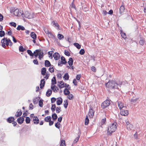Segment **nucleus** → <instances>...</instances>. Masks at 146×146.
Instances as JSON below:
<instances>
[{"label": "nucleus", "instance_id": "50", "mask_svg": "<svg viewBox=\"0 0 146 146\" xmlns=\"http://www.w3.org/2000/svg\"><path fill=\"white\" fill-rule=\"evenodd\" d=\"M61 107L60 106H59L57 107L56 110V112L57 113H59L60 111H61Z\"/></svg>", "mask_w": 146, "mask_h": 146}, {"label": "nucleus", "instance_id": "32", "mask_svg": "<svg viewBox=\"0 0 146 146\" xmlns=\"http://www.w3.org/2000/svg\"><path fill=\"white\" fill-rule=\"evenodd\" d=\"M64 79L65 80H68L69 78V76L68 73H65L63 77Z\"/></svg>", "mask_w": 146, "mask_h": 146}, {"label": "nucleus", "instance_id": "22", "mask_svg": "<svg viewBox=\"0 0 146 146\" xmlns=\"http://www.w3.org/2000/svg\"><path fill=\"white\" fill-rule=\"evenodd\" d=\"M61 60L62 64H65L67 62V61L66 60V59L63 56H62L61 57Z\"/></svg>", "mask_w": 146, "mask_h": 146}, {"label": "nucleus", "instance_id": "2", "mask_svg": "<svg viewBox=\"0 0 146 146\" xmlns=\"http://www.w3.org/2000/svg\"><path fill=\"white\" fill-rule=\"evenodd\" d=\"M117 123L114 122L109 126L108 129V134L111 135L112 133L115 131L117 129Z\"/></svg>", "mask_w": 146, "mask_h": 146}, {"label": "nucleus", "instance_id": "21", "mask_svg": "<svg viewBox=\"0 0 146 146\" xmlns=\"http://www.w3.org/2000/svg\"><path fill=\"white\" fill-rule=\"evenodd\" d=\"M73 60L72 58H70L69 59V61H68V63L70 66H72L73 65Z\"/></svg>", "mask_w": 146, "mask_h": 146}, {"label": "nucleus", "instance_id": "11", "mask_svg": "<svg viewBox=\"0 0 146 146\" xmlns=\"http://www.w3.org/2000/svg\"><path fill=\"white\" fill-rule=\"evenodd\" d=\"M23 17L28 19H30L31 17L30 14L27 11L25 12L24 14L23 13Z\"/></svg>", "mask_w": 146, "mask_h": 146}, {"label": "nucleus", "instance_id": "64", "mask_svg": "<svg viewBox=\"0 0 146 146\" xmlns=\"http://www.w3.org/2000/svg\"><path fill=\"white\" fill-rule=\"evenodd\" d=\"M63 64H62V62L60 60H59L58 62V66H62V65Z\"/></svg>", "mask_w": 146, "mask_h": 146}, {"label": "nucleus", "instance_id": "13", "mask_svg": "<svg viewBox=\"0 0 146 146\" xmlns=\"http://www.w3.org/2000/svg\"><path fill=\"white\" fill-rule=\"evenodd\" d=\"M23 117V115L22 117H19L17 119L18 122L20 124H22L24 120V119Z\"/></svg>", "mask_w": 146, "mask_h": 146}, {"label": "nucleus", "instance_id": "47", "mask_svg": "<svg viewBox=\"0 0 146 146\" xmlns=\"http://www.w3.org/2000/svg\"><path fill=\"white\" fill-rule=\"evenodd\" d=\"M145 40L144 39L140 40L139 42V44L141 45H143L145 43Z\"/></svg>", "mask_w": 146, "mask_h": 146}, {"label": "nucleus", "instance_id": "38", "mask_svg": "<svg viewBox=\"0 0 146 146\" xmlns=\"http://www.w3.org/2000/svg\"><path fill=\"white\" fill-rule=\"evenodd\" d=\"M89 120L88 119V115H86L85 120V125H87L89 123Z\"/></svg>", "mask_w": 146, "mask_h": 146}, {"label": "nucleus", "instance_id": "60", "mask_svg": "<svg viewBox=\"0 0 146 146\" xmlns=\"http://www.w3.org/2000/svg\"><path fill=\"white\" fill-rule=\"evenodd\" d=\"M52 51H49L48 52V54L50 56H49V57L50 58V57H51V58H52Z\"/></svg>", "mask_w": 146, "mask_h": 146}, {"label": "nucleus", "instance_id": "15", "mask_svg": "<svg viewBox=\"0 0 146 146\" xmlns=\"http://www.w3.org/2000/svg\"><path fill=\"white\" fill-rule=\"evenodd\" d=\"M38 58L40 60H41V58H42L43 56V53L40 50H39V51H38Z\"/></svg>", "mask_w": 146, "mask_h": 146}, {"label": "nucleus", "instance_id": "30", "mask_svg": "<svg viewBox=\"0 0 146 146\" xmlns=\"http://www.w3.org/2000/svg\"><path fill=\"white\" fill-rule=\"evenodd\" d=\"M46 70V69L45 68H42L41 69V74L42 75L44 76L45 75Z\"/></svg>", "mask_w": 146, "mask_h": 146}, {"label": "nucleus", "instance_id": "55", "mask_svg": "<svg viewBox=\"0 0 146 146\" xmlns=\"http://www.w3.org/2000/svg\"><path fill=\"white\" fill-rule=\"evenodd\" d=\"M85 53V51L84 49H82L79 51V53L81 55H83Z\"/></svg>", "mask_w": 146, "mask_h": 146}, {"label": "nucleus", "instance_id": "5", "mask_svg": "<svg viewBox=\"0 0 146 146\" xmlns=\"http://www.w3.org/2000/svg\"><path fill=\"white\" fill-rule=\"evenodd\" d=\"M122 5L120 6L119 8V14H120V15H119L118 16H120L121 15H122L124 12L125 10V6L124 5H123V2L122 3Z\"/></svg>", "mask_w": 146, "mask_h": 146}, {"label": "nucleus", "instance_id": "53", "mask_svg": "<svg viewBox=\"0 0 146 146\" xmlns=\"http://www.w3.org/2000/svg\"><path fill=\"white\" fill-rule=\"evenodd\" d=\"M139 99V98H136L135 99H132L131 100V102L133 103H135Z\"/></svg>", "mask_w": 146, "mask_h": 146}, {"label": "nucleus", "instance_id": "44", "mask_svg": "<svg viewBox=\"0 0 146 146\" xmlns=\"http://www.w3.org/2000/svg\"><path fill=\"white\" fill-rule=\"evenodd\" d=\"M68 98L69 99V100H72L73 99V96L72 94H68Z\"/></svg>", "mask_w": 146, "mask_h": 146}, {"label": "nucleus", "instance_id": "62", "mask_svg": "<svg viewBox=\"0 0 146 146\" xmlns=\"http://www.w3.org/2000/svg\"><path fill=\"white\" fill-rule=\"evenodd\" d=\"M77 82L76 79H74L73 80V83L74 84V85L75 86H77Z\"/></svg>", "mask_w": 146, "mask_h": 146}, {"label": "nucleus", "instance_id": "58", "mask_svg": "<svg viewBox=\"0 0 146 146\" xmlns=\"http://www.w3.org/2000/svg\"><path fill=\"white\" fill-rule=\"evenodd\" d=\"M64 54L65 55L67 56H69L70 55V54L69 52L67 50H64Z\"/></svg>", "mask_w": 146, "mask_h": 146}, {"label": "nucleus", "instance_id": "18", "mask_svg": "<svg viewBox=\"0 0 146 146\" xmlns=\"http://www.w3.org/2000/svg\"><path fill=\"white\" fill-rule=\"evenodd\" d=\"M22 114V112L21 110H18L15 114V116L18 117L21 116Z\"/></svg>", "mask_w": 146, "mask_h": 146}, {"label": "nucleus", "instance_id": "23", "mask_svg": "<svg viewBox=\"0 0 146 146\" xmlns=\"http://www.w3.org/2000/svg\"><path fill=\"white\" fill-rule=\"evenodd\" d=\"M30 36L33 39H36L37 37L36 34L34 32L31 33Z\"/></svg>", "mask_w": 146, "mask_h": 146}, {"label": "nucleus", "instance_id": "6", "mask_svg": "<svg viewBox=\"0 0 146 146\" xmlns=\"http://www.w3.org/2000/svg\"><path fill=\"white\" fill-rule=\"evenodd\" d=\"M119 109L121 110L122 109V108H125V107L124 106V104L121 101L118 100L117 101Z\"/></svg>", "mask_w": 146, "mask_h": 146}, {"label": "nucleus", "instance_id": "49", "mask_svg": "<svg viewBox=\"0 0 146 146\" xmlns=\"http://www.w3.org/2000/svg\"><path fill=\"white\" fill-rule=\"evenodd\" d=\"M126 127L127 129L131 130L133 128V125L131 124H129L126 126Z\"/></svg>", "mask_w": 146, "mask_h": 146}, {"label": "nucleus", "instance_id": "35", "mask_svg": "<svg viewBox=\"0 0 146 146\" xmlns=\"http://www.w3.org/2000/svg\"><path fill=\"white\" fill-rule=\"evenodd\" d=\"M44 120L46 122H49L51 120V117L50 116H47L45 118Z\"/></svg>", "mask_w": 146, "mask_h": 146}, {"label": "nucleus", "instance_id": "61", "mask_svg": "<svg viewBox=\"0 0 146 146\" xmlns=\"http://www.w3.org/2000/svg\"><path fill=\"white\" fill-rule=\"evenodd\" d=\"M81 76V75L80 74H78L76 76V79L78 80H80V78Z\"/></svg>", "mask_w": 146, "mask_h": 146}, {"label": "nucleus", "instance_id": "9", "mask_svg": "<svg viewBox=\"0 0 146 146\" xmlns=\"http://www.w3.org/2000/svg\"><path fill=\"white\" fill-rule=\"evenodd\" d=\"M94 112L92 109V108L91 107L90 109L89 112L88 113V115L90 117L92 118L94 115Z\"/></svg>", "mask_w": 146, "mask_h": 146}, {"label": "nucleus", "instance_id": "63", "mask_svg": "<svg viewBox=\"0 0 146 146\" xmlns=\"http://www.w3.org/2000/svg\"><path fill=\"white\" fill-rule=\"evenodd\" d=\"M56 99L55 98H51V102L54 103L56 101Z\"/></svg>", "mask_w": 146, "mask_h": 146}, {"label": "nucleus", "instance_id": "54", "mask_svg": "<svg viewBox=\"0 0 146 146\" xmlns=\"http://www.w3.org/2000/svg\"><path fill=\"white\" fill-rule=\"evenodd\" d=\"M49 70L51 73H52L53 72H54V68L53 66H52V67H50L49 68Z\"/></svg>", "mask_w": 146, "mask_h": 146}, {"label": "nucleus", "instance_id": "4", "mask_svg": "<svg viewBox=\"0 0 146 146\" xmlns=\"http://www.w3.org/2000/svg\"><path fill=\"white\" fill-rule=\"evenodd\" d=\"M13 14L16 16L18 17H20L21 16H22L23 17V12L22 11H21L20 10L17 9L14 10L13 11Z\"/></svg>", "mask_w": 146, "mask_h": 146}, {"label": "nucleus", "instance_id": "34", "mask_svg": "<svg viewBox=\"0 0 146 146\" xmlns=\"http://www.w3.org/2000/svg\"><path fill=\"white\" fill-rule=\"evenodd\" d=\"M64 107L65 108H66L68 105V100H66L64 101Z\"/></svg>", "mask_w": 146, "mask_h": 146}, {"label": "nucleus", "instance_id": "26", "mask_svg": "<svg viewBox=\"0 0 146 146\" xmlns=\"http://www.w3.org/2000/svg\"><path fill=\"white\" fill-rule=\"evenodd\" d=\"M64 84L63 81H60V84H58V86H59V88H62L64 87Z\"/></svg>", "mask_w": 146, "mask_h": 146}, {"label": "nucleus", "instance_id": "40", "mask_svg": "<svg viewBox=\"0 0 146 146\" xmlns=\"http://www.w3.org/2000/svg\"><path fill=\"white\" fill-rule=\"evenodd\" d=\"M74 45L78 49H80L81 48V45L78 43H74Z\"/></svg>", "mask_w": 146, "mask_h": 146}, {"label": "nucleus", "instance_id": "52", "mask_svg": "<svg viewBox=\"0 0 146 146\" xmlns=\"http://www.w3.org/2000/svg\"><path fill=\"white\" fill-rule=\"evenodd\" d=\"M60 125V124L58 123V122H57L55 124V126L57 128L59 129L60 127L59 126Z\"/></svg>", "mask_w": 146, "mask_h": 146}, {"label": "nucleus", "instance_id": "16", "mask_svg": "<svg viewBox=\"0 0 146 146\" xmlns=\"http://www.w3.org/2000/svg\"><path fill=\"white\" fill-rule=\"evenodd\" d=\"M51 88L53 92H56H56H57V90H58V88L55 85L53 86H51Z\"/></svg>", "mask_w": 146, "mask_h": 146}, {"label": "nucleus", "instance_id": "31", "mask_svg": "<svg viewBox=\"0 0 146 146\" xmlns=\"http://www.w3.org/2000/svg\"><path fill=\"white\" fill-rule=\"evenodd\" d=\"M38 51H39V50H36L34 51L33 53V54H34V56H35L36 58L38 55Z\"/></svg>", "mask_w": 146, "mask_h": 146}, {"label": "nucleus", "instance_id": "29", "mask_svg": "<svg viewBox=\"0 0 146 146\" xmlns=\"http://www.w3.org/2000/svg\"><path fill=\"white\" fill-rule=\"evenodd\" d=\"M52 93V91L50 89H48L46 92V96L48 97L50 96Z\"/></svg>", "mask_w": 146, "mask_h": 146}, {"label": "nucleus", "instance_id": "20", "mask_svg": "<svg viewBox=\"0 0 146 146\" xmlns=\"http://www.w3.org/2000/svg\"><path fill=\"white\" fill-rule=\"evenodd\" d=\"M33 121H34V123L35 124H37L39 123V120L37 116L36 117V118H33Z\"/></svg>", "mask_w": 146, "mask_h": 146}, {"label": "nucleus", "instance_id": "33", "mask_svg": "<svg viewBox=\"0 0 146 146\" xmlns=\"http://www.w3.org/2000/svg\"><path fill=\"white\" fill-rule=\"evenodd\" d=\"M51 84L52 85L56 84V81L55 77H54L51 80Z\"/></svg>", "mask_w": 146, "mask_h": 146}, {"label": "nucleus", "instance_id": "27", "mask_svg": "<svg viewBox=\"0 0 146 146\" xmlns=\"http://www.w3.org/2000/svg\"><path fill=\"white\" fill-rule=\"evenodd\" d=\"M17 29L18 31L21 30L22 31H24L25 30V28L23 26L19 25L17 27Z\"/></svg>", "mask_w": 146, "mask_h": 146}, {"label": "nucleus", "instance_id": "51", "mask_svg": "<svg viewBox=\"0 0 146 146\" xmlns=\"http://www.w3.org/2000/svg\"><path fill=\"white\" fill-rule=\"evenodd\" d=\"M58 37L60 40L64 38V36L62 34H58Z\"/></svg>", "mask_w": 146, "mask_h": 146}, {"label": "nucleus", "instance_id": "28", "mask_svg": "<svg viewBox=\"0 0 146 146\" xmlns=\"http://www.w3.org/2000/svg\"><path fill=\"white\" fill-rule=\"evenodd\" d=\"M5 38H4L1 40V43H2V46L4 48H5L6 46L5 44Z\"/></svg>", "mask_w": 146, "mask_h": 146}, {"label": "nucleus", "instance_id": "8", "mask_svg": "<svg viewBox=\"0 0 146 146\" xmlns=\"http://www.w3.org/2000/svg\"><path fill=\"white\" fill-rule=\"evenodd\" d=\"M52 25L54 26L55 28L57 29L60 30L59 29V25L58 24L57 22L56 21H53L51 23Z\"/></svg>", "mask_w": 146, "mask_h": 146}, {"label": "nucleus", "instance_id": "42", "mask_svg": "<svg viewBox=\"0 0 146 146\" xmlns=\"http://www.w3.org/2000/svg\"><path fill=\"white\" fill-rule=\"evenodd\" d=\"M43 100L42 99H40L39 101V105L41 107H42L43 106Z\"/></svg>", "mask_w": 146, "mask_h": 146}, {"label": "nucleus", "instance_id": "39", "mask_svg": "<svg viewBox=\"0 0 146 146\" xmlns=\"http://www.w3.org/2000/svg\"><path fill=\"white\" fill-rule=\"evenodd\" d=\"M120 33L122 37L123 38H126V35L125 33L123 32L122 30L121 31H120Z\"/></svg>", "mask_w": 146, "mask_h": 146}, {"label": "nucleus", "instance_id": "43", "mask_svg": "<svg viewBox=\"0 0 146 146\" xmlns=\"http://www.w3.org/2000/svg\"><path fill=\"white\" fill-rule=\"evenodd\" d=\"M31 121L30 118L28 117H26L25 121L27 123H29Z\"/></svg>", "mask_w": 146, "mask_h": 146}, {"label": "nucleus", "instance_id": "37", "mask_svg": "<svg viewBox=\"0 0 146 146\" xmlns=\"http://www.w3.org/2000/svg\"><path fill=\"white\" fill-rule=\"evenodd\" d=\"M52 119L53 120H55L57 119L58 117L56 114L55 113L53 114L52 115Z\"/></svg>", "mask_w": 146, "mask_h": 146}, {"label": "nucleus", "instance_id": "10", "mask_svg": "<svg viewBox=\"0 0 146 146\" xmlns=\"http://www.w3.org/2000/svg\"><path fill=\"white\" fill-rule=\"evenodd\" d=\"M53 56L55 60H57L60 59V55L58 52H55L53 54Z\"/></svg>", "mask_w": 146, "mask_h": 146}, {"label": "nucleus", "instance_id": "45", "mask_svg": "<svg viewBox=\"0 0 146 146\" xmlns=\"http://www.w3.org/2000/svg\"><path fill=\"white\" fill-rule=\"evenodd\" d=\"M19 50L20 52H23L25 50V49L23 48V46H20L19 47Z\"/></svg>", "mask_w": 146, "mask_h": 146}, {"label": "nucleus", "instance_id": "56", "mask_svg": "<svg viewBox=\"0 0 146 146\" xmlns=\"http://www.w3.org/2000/svg\"><path fill=\"white\" fill-rule=\"evenodd\" d=\"M106 122V119L105 118L103 119L101 121L102 125H103Z\"/></svg>", "mask_w": 146, "mask_h": 146}, {"label": "nucleus", "instance_id": "12", "mask_svg": "<svg viewBox=\"0 0 146 146\" xmlns=\"http://www.w3.org/2000/svg\"><path fill=\"white\" fill-rule=\"evenodd\" d=\"M45 84V81H44V79H42L40 81V88L41 89L43 88Z\"/></svg>", "mask_w": 146, "mask_h": 146}, {"label": "nucleus", "instance_id": "36", "mask_svg": "<svg viewBox=\"0 0 146 146\" xmlns=\"http://www.w3.org/2000/svg\"><path fill=\"white\" fill-rule=\"evenodd\" d=\"M10 42V39H7L5 38V43L6 45L7 46H8L9 45V42Z\"/></svg>", "mask_w": 146, "mask_h": 146}, {"label": "nucleus", "instance_id": "48", "mask_svg": "<svg viewBox=\"0 0 146 146\" xmlns=\"http://www.w3.org/2000/svg\"><path fill=\"white\" fill-rule=\"evenodd\" d=\"M60 146H66L65 141L64 140L62 139L61 140Z\"/></svg>", "mask_w": 146, "mask_h": 146}, {"label": "nucleus", "instance_id": "19", "mask_svg": "<svg viewBox=\"0 0 146 146\" xmlns=\"http://www.w3.org/2000/svg\"><path fill=\"white\" fill-rule=\"evenodd\" d=\"M14 118L13 117H10L7 119V122L9 123H11L14 121Z\"/></svg>", "mask_w": 146, "mask_h": 146}, {"label": "nucleus", "instance_id": "24", "mask_svg": "<svg viewBox=\"0 0 146 146\" xmlns=\"http://www.w3.org/2000/svg\"><path fill=\"white\" fill-rule=\"evenodd\" d=\"M44 64L45 66L46 67H49L51 65L50 62L47 60H45Z\"/></svg>", "mask_w": 146, "mask_h": 146}, {"label": "nucleus", "instance_id": "41", "mask_svg": "<svg viewBox=\"0 0 146 146\" xmlns=\"http://www.w3.org/2000/svg\"><path fill=\"white\" fill-rule=\"evenodd\" d=\"M27 52L29 54L30 56H34V54L30 50H27Z\"/></svg>", "mask_w": 146, "mask_h": 146}, {"label": "nucleus", "instance_id": "46", "mask_svg": "<svg viewBox=\"0 0 146 146\" xmlns=\"http://www.w3.org/2000/svg\"><path fill=\"white\" fill-rule=\"evenodd\" d=\"M5 33L4 31L1 30L0 31V37H2L4 36L5 35Z\"/></svg>", "mask_w": 146, "mask_h": 146}, {"label": "nucleus", "instance_id": "7", "mask_svg": "<svg viewBox=\"0 0 146 146\" xmlns=\"http://www.w3.org/2000/svg\"><path fill=\"white\" fill-rule=\"evenodd\" d=\"M125 109L121 110L120 114L121 115L126 116L128 114V111Z\"/></svg>", "mask_w": 146, "mask_h": 146}, {"label": "nucleus", "instance_id": "59", "mask_svg": "<svg viewBox=\"0 0 146 146\" xmlns=\"http://www.w3.org/2000/svg\"><path fill=\"white\" fill-rule=\"evenodd\" d=\"M80 136L78 135V137H76L74 141V143H75L77 142L78 141L79 138H80Z\"/></svg>", "mask_w": 146, "mask_h": 146}, {"label": "nucleus", "instance_id": "14", "mask_svg": "<svg viewBox=\"0 0 146 146\" xmlns=\"http://www.w3.org/2000/svg\"><path fill=\"white\" fill-rule=\"evenodd\" d=\"M70 87H69V88L68 89H67V88H66L64 89V93L65 95L67 96L70 94V92L68 90H70Z\"/></svg>", "mask_w": 146, "mask_h": 146}, {"label": "nucleus", "instance_id": "57", "mask_svg": "<svg viewBox=\"0 0 146 146\" xmlns=\"http://www.w3.org/2000/svg\"><path fill=\"white\" fill-rule=\"evenodd\" d=\"M10 25L11 26L14 27H16V24L13 22H11L9 23Z\"/></svg>", "mask_w": 146, "mask_h": 146}, {"label": "nucleus", "instance_id": "3", "mask_svg": "<svg viewBox=\"0 0 146 146\" xmlns=\"http://www.w3.org/2000/svg\"><path fill=\"white\" fill-rule=\"evenodd\" d=\"M111 100L107 99L101 104V107L102 109H104L109 106L110 104Z\"/></svg>", "mask_w": 146, "mask_h": 146}, {"label": "nucleus", "instance_id": "17", "mask_svg": "<svg viewBox=\"0 0 146 146\" xmlns=\"http://www.w3.org/2000/svg\"><path fill=\"white\" fill-rule=\"evenodd\" d=\"M62 102V99L61 98H58L56 101V104L58 105H60Z\"/></svg>", "mask_w": 146, "mask_h": 146}, {"label": "nucleus", "instance_id": "1", "mask_svg": "<svg viewBox=\"0 0 146 146\" xmlns=\"http://www.w3.org/2000/svg\"><path fill=\"white\" fill-rule=\"evenodd\" d=\"M121 84V83L118 84L115 81L110 80L108 82L105 84V85L106 87L111 89H119Z\"/></svg>", "mask_w": 146, "mask_h": 146}, {"label": "nucleus", "instance_id": "25", "mask_svg": "<svg viewBox=\"0 0 146 146\" xmlns=\"http://www.w3.org/2000/svg\"><path fill=\"white\" fill-rule=\"evenodd\" d=\"M40 98V97H36L33 100V103L34 104H36L37 103L39 100Z\"/></svg>", "mask_w": 146, "mask_h": 146}]
</instances>
